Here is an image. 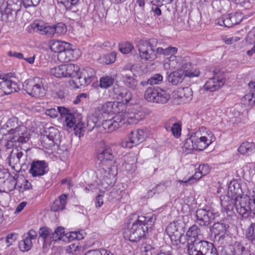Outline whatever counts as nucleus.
<instances>
[{
	"label": "nucleus",
	"instance_id": "42",
	"mask_svg": "<svg viewBox=\"0 0 255 255\" xmlns=\"http://www.w3.org/2000/svg\"><path fill=\"white\" fill-rule=\"evenodd\" d=\"M84 78L87 79L89 84H90L95 79L96 72L94 69L90 67H86L80 71Z\"/></svg>",
	"mask_w": 255,
	"mask_h": 255
},
{
	"label": "nucleus",
	"instance_id": "13",
	"mask_svg": "<svg viewBox=\"0 0 255 255\" xmlns=\"http://www.w3.org/2000/svg\"><path fill=\"white\" fill-rule=\"evenodd\" d=\"M26 154H24L21 149L17 148L12 149L7 157L9 165L13 168L15 166H20L21 167L25 165Z\"/></svg>",
	"mask_w": 255,
	"mask_h": 255
},
{
	"label": "nucleus",
	"instance_id": "39",
	"mask_svg": "<svg viewBox=\"0 0 255 255\" xmlns=\"http://www.w3.org/2000/svg\"><path fill=\"white\" fill-rule=\"evenodd\" d=\"M58 3L63 4L67 10L76 12V6L78 4L80 0H57Z\"/></svg>",
	"mask_w": 255,
	"mask_h": 255
},
{
	"label": "nucleus",
	"instance_id": "33",
	"mask_svg": "<svg viewBox=\"0 0 255 255\" xmlns=\"http://www.w3.org/2000/svg\"><path fill=\"white\" fill-rule=\"evenodd\" d=\"M170 98V95L167 91L158 87L155 103L165 104L169 101Z\"/></svg>",
	"mask_w": 255,
	"mask_h": 255
},
{
	"label": "nucleus",
	"instance_id": "2",
	"mask_svg": "<svg viewBox=\"0 0 255 255\" xmlns=\"http://www.w3.org/2000/svg\"><path fill=\"white\" fill-rule=\"evenodd\" d=\"M202 127L199 130L192 133L190 137L184 142V147L188 150H203L207 147L215 139V137L212 134L203 135Z\"/></svg>",
	"mask_w": 255,
	"mask_h": 255
},
{
	"label": "nucleus",
	"instance_id": "12",
	"mask_svg": "<svg viewBox=\"0 0 255 255\" xmlns=\"http://www.w3.org/2000/svg\"><path fill=\"white\" fill-rule=\"evenodd\" d=\"M185 225L181 221H176L170 223L166 229V232L171 238L175 241L179 240L183 235Z\"/></svg>",
	"mask_w": 255,
	"mask_h": 255
},
{
	"label": "nucleus",
	"instance_id": "24",
	"mask_svg": "<svg viewBox=\"0 0 255 255\" xmlns=\"http://www.w3.org/2000/svg\"><path fill=\"white\" fill-rule=\"evenodd\" d=\"M120 115L124 124L127 123L136 124L143 118V115L140 113L129 111V110L124 113L121 112Z\"/></svg>",
	"mask_w": 255,
	"mask_h": 255
},
{
	"label": "nucleus",
	"instance_id": "20",
	"mask_svg": "<svg viewBox=\"0 0 255 255\" xmlns=\"http://www.w3.org/2000/svg\"><path fill=\"white\" fill-rule=\"evenodd\" d=\"M21 121H19L16 117H12L9 119L6 123L0 128V133L3 136H7L11 133V130L13 129L17 128L21 125L23 124Z\"/></svg>",
	"mask_w": 255,
	"mask_h": 255
},
{
	"label": "nucleus",
	"instance_id": "21",
	"mask_svg": "<svg viewBox=\"0 0 255 255\" xmlns=\"http://www.w3.org/2000/svg\"><path fill=\"white\" fill-rule=\"evenodd\" d=\"M193 92L191 88L186 87L178 88L174 92V99H178L181 103H186L192 100Z\"/></svg>",
	"mask_w": 255,
	"mask_h": 255
},
{
	"label": "nucleus",
	"instance_id": "31",
	"mask_svg": "<svg viewBox=\"0 0 255 255\" xmlns=\"http://www.w3.org/2000/svg\"><path fill=\"white\" fill-rule=\"evenodd\" d=\"M124 124L121 115H117L109 120V132H111L122 127Z\"/></svg>",
	"mask_w": 255,
	"mask_h": 255
},
{
	"label": "nucleus",
	"instance_id": "30",
	"mask_svg": "<svg viewBox=\"0 0 255 255\" xmlns=\"http://www.w3.org/2000/svg\"><path fill=\"white\" fill-rule=\"evenodd\" d=\"M65 77L74 78L80 70L79 66L72 64H64Z\"/></svg>",
	"mask_w": 255,
	"mask_h": 255
},
{
	"label": "nucleus",
	"instance_id": "37",
	"mask_svg": "<svg viewBox=\"0 0 255 255\" xmlns=\"http://www.w3.org/2000/svg\"><path fill=\"white\" fill-rule=\"evenodd\" d=\"M179 65L177 57L174 55H170L169 58L166 59L164 64V67L166 69L172 70L178 68Z\"/></svg>",
	"mask_w": 255,
	"mask_h": 255
},
{
	"label": "nucleus",
	"instance_id": "52",
	"mask_svg": "<svg viewBox=\"0 0 255 255\" xmlns=\"http://www.w3.org/2000/svg\"><path fill=\"white\" fill-rule=\"evenodd\" d=\"M51 233V229L46 227H41L39 230V237L41 238L44 241L48 238L50 239Z\"/></svg>",
	"mask_w": 255,
	"mask_h": 255
},
{
	"label": "nucleus",
	"instance_id": "3",
	"mask_svg": "<svg viewBox=\"0 0 255 255\" xmlns=\"http://www.w3.org/2000/svg\"><path fill=\"white\" fill-rule=\"evenodd\" d=\"M28 30L29 33L33 32L51 37L54 35L60 36L65 34L67 32V26L63 22L50 25L47 23L34 21L29 26Z\"/></svg>",
	"mask_w": 255,
	"mask_h": 255
},
{
	"label": "nucleus",
	"instance_id": "8",
	"mask_svg": "<svg viewBox=\"0 0 255 255\" xmlns=\"http://www.w3.org/2000/svg\"><path fill=\"white\" fill-rule=\"evenodd\" d=\"M215 218L216 214L213 210L206 207L196 210L195 222L201 227H208Z\"/></svg>",
	"mask_w": 255,
	"mask_h": 255
},
{
	"label": "nucleus",
	"instance_id": "43",
	"mask_svg": "<svg viewBox=\"0 0 255 255\" xmlns=\"http://www.w3.org/2000/svg\"><path fill=\"white\" fill-rule=\"evenodd\" d=\"M84 78L87 79L89 84H90L95 79L96 72L94 69L90 67H86L80 71Z\"/></svg>",
	"mask_w": 255,
	"mask_h": 255
},
{
	"label": "nucleus",
	"instance_id": "44",
	"mask_svg": "<svg viewBox=\"0 0 255 255\" xmlns=\"http://www.w3.org/2000/svg\"><path fill=\"white\" fill-rule=\"evenodd\" d=\"M246 237L249 241L255 246V222L251 223L248 227Z\"/></svg>",
	"mask_w": 255,
	"mask_h": 255
},
{
	"label": "nucleus",
	"instance_id": "50",
	"mask_svg": "<svg viewBox=\"0 0 255 255\" xmlns=\"http://www.w3.org/2000/svg\"><path fill=\"white\" fill-rule=\"evenodd\" d=\"M117 56V53L115 51L103 56L101 58L103 63L106 64H110L115 62Z\"/></svg>",
	"mask_w": 255,
	"mask_h": 255
},
{
	"label": "nucleus",
	"instance_id": "53",
	"mask_svg": "<svg viewBox=\"0 0 255 255\" xmlns=\"http://www.w3.org/2000/svg\"><path fill=\"white\" fill-rule=\"evenodd\" d=\"M120 51L124 54H128L133 48V46L130 42H124L119 45Z\"/></svg>",
	"mask_w": 255,
	"mask_h": 255
},
{
	"label": "nucleus",
	"instance_id": "28",
	"mask_svg": "<svg viewBox=\"0 0 255 255\" xmlns=\"http://www.w3.org/2000/svg\"><path fill=\"white\" fill-rule=\"evenodd\" d=\"M229 226L222 222H218L213 224L210 227L211 232L215 236L221 235L223 236L226 233L227 229Z\"/></svg>",
	"mask_w": 255,
	"mask_h": 255
},
{
	"label": "nucleus",
	"instance_id": "32",
	"mask_svg": "<svg viewBox=\"0 0 255 255\" xmlns=\"http://www.w3.org/2000/svg\"><path fill=\"white\" fill-rule=\"evenodd\" d=\"M69 46L68 43L64 41L52 40L50 42V48L51 50L55 53H59L63 51L66 46Z\"/></svg>",
	"mask_w": 255,
	"mask_h": 255
},
{
	"label": "nucleus",
	"instance_id": "18",
	"mask_svg": "<svg viewBox=\"0 0 255 255\" xmlns=\"http://www.w3.org/2000/svg\"><path fill=\"white\" fill-rule=\"evenodd\" d=\"M8 74L2 78L3 81L0 83V97L17 92L19 88L15 82L9 80Z\"/></svg>",
	"mask_w": 255,
	"mask_h": 255
},
{
	"label": "nucleus",
	"instance_id": "5",
	"mask_svg": "<svg viewBox=\"0 0 255 255\" xmlns=\"http://www.w3.org/2000/svg\"><path fill=\"white\" fill-rule=\"evenodd\" d=\"M145 220L144 217H138V219L132 223L131 227L124 232L125 238L131 242H137L144 238L147 233V229L143 223Z\"/></svg>",
	"mask_w": 255,
	"mask_h": 255
},
{
	"label": "nucleus",
	"instance_id": "60",
	"mask_svg": "<svg viewBox=\"0 0 255 255\" xmlns=\"http://www.w3.org/2000/svg\"><path fill=\"white\" fill-rule=\"evenodd\" d=\"M75 134L79 137L84 135L85 129L84 124L82 123H78L74 128Z\"/></svg>",
	"mask_w": 255,
	"mask_h": 255
},
{
	"label": "nucleus",
	"instance_id": "55",
	"mask_svg": "<svg viewBox=\"0 0 255 255\" xmlns=\"http://www.w3.org/2000/svg\"><path fill=\"white\" fill-rule=\"evenodd\" d=\"M203 175L201 174V173L199 170L198 171H196L193 175L189 178L187 180L184 181L179 180L180 183H185L188 184H192L195 182L196 181L200 179Z\"/></svg>",
	"mask_w": 255,
	"mask_h": 255
},
{
	"label": "nucleus",
	"instance_id": "58",
	"mask_svg": "<svg viewBox=\"0 0 255 255\" xmlns=\"http://www.w3.org/2000/svg\"><path fill=\"white\" fill-rule=\"evenodd\" d=\"M5 20L8 22L7 10L3 4V0H0V21Z\"/></svg>",
	"mask_w": 255,
	"mask_h": 255
},
{
	"label": "nucleus",
	"instance_id": "48",
	"mask_svg": "<svg viewBox=\"0 0 255 255\" xmlns=\"http://www.w3.org/2000/svg\"><path fill=\"white\" fill-rule=\"evenodd\" d=\"M41 143L43 147L45 149H49L53 147L55 144L58 145L59 143L55 141L53 139L49 138L45 134L41 137Z\"/></svg>",
	"mask_w": 255,
	"mask_h": 255
},
{
	"label": "nucleus",
	"instance_id": "34",
	"mask_svg": "<svg viewBox=\"0 0 255 255\" xmlns=\"http://www.w3.org/2000/svg\"><path fill=\"white\" fill-rule=\"evenodd\" d=\"M183 79L184 76L183 74L178 71L170 73L167 77L168 81L173 85H177L181 83Z\"/></svg>",
	"mask_w": 255,
	"mask_h": 255
},
{
	"label": "nucleus",
	"instance_id": "15",
	"mask_svg": "<svg viewBox=\"0 0 255 255\" xmlns=\"http://www.w3.org/2000/svg\"><path fill=\"white\" fill-rule=\"evenodd\" d=\"M225 81L223 75L215 73L213 77L209 78L205 83L204 88L206 91L214 92L220 89L224 85Z\"/></svg>",
	"mask_w": 255,
	"mask_h": 255
},
{
	"label": "nucleus",
	"instance_id": "26",
	"mask_svg": "<svg viewBox=\"0 0 255 255\" xmlns=\"http://www.w3.org/2000/svg\"><path fill=\"white\" fill-rule=\"evenodd\" d=\"M67 195L66 194H62L60 196L58 199L54 201L51 206V210L54 212H58L62 211L65 208L67 204Z\"/></svg>",
	"mask_w": 255,
	"mask_h": 255
},
{
	"label": "nucleus",
	"instance_id": "62",
	"mask_svg": "<svg viewBox=\"0 0 255 255\" xmlns=\"http://www.w3.org/2000/svg\"><path fill=\"white\" fill-rule=\"evenodd\" d=\"M69 46H66L65 49V53L66 54V57L68 59V62L74 60L73 52L74 50L72 49V46L71 44L68 43Z\"/></svg>",
	"mask_w": 255,
	"mask_h": 255
},
{
	"label": "nucleus",
	"instance_id": "51",
	"mask_svg": "<svg viewBox=\"0 0 255 255\" xmlns=\"http://www.w3.org/2000/svg\"><path fill=\"white\" fill-rule=\"evenodd\" d=\"M254 95L253 93H249L244 96L241 99L243 103L248 106H253L254 105L255 101H254Z\"/></svg>",
	"mask_w": 255,
	"mask_h": 255
},
{
	"label": "nucleus",
	"instance_id": "36",
	"mask_svg": "<svg viewBox=\"0 0 255 255\" xmlns=\"http://www.w3.org/2000/svg\"><path fill=\"white\" fill-rule=\"evenodd\" d=\"M83 76L80 70L77 73V75L75 79L72 80V83L77 88H80L81 87H85L89 85L87 79Z\"/></svg>",
	"mask_w": 255,
	"mask_h": 255
},
{
	"label": "nucleus",
	"instance_id": "1",
	"mask_svg": "<svg viewBox=\"0 0 255 255\" xmlns=\"http://www.w3.org/2000/svg\"><path fill=\"white\" fill-rule=\"evenodd\" d=\"M122 105L117 102H107L98 107L94 113L88 117L87 120V128L89 131L93 130L95 127H100L101 121L105 118V116L113 114L120 115L123 111L121 110Z\"/></svg>",
	"mask_w": 255,
	"mask_h": 255
},
{
	"label": "nucleus",
	"instance_id": "9",
	"mask_svg": "<svg viewBox=\"0 0 255 255\" xmlns=\"http://www.w3.org/2000/svg\"><path fill=\"white\" fill-rule=\"evenodd\" d=\"M115 146H105L98 152L97 158L104 168V166L110 169L115 163L114 157L116 154Z\"/></svg>",
	"mask_w": 255,
	"mask_h": 255
},
{
	"label": "nucleus",
	"instance_id": "7",
	"mask_svg": "<svg viewBox=\"0 0 255 255\" xmlns=\"http://www.w3.org/2000/svg\"><path fill=\"white\" fill-rule=\"evenodd\" d=\"M158 43L156 38H151L148 40H140L138 44V51L139 56L142 59L152 61L157 58L155 48Z\"/></svg>",
	"mask_w": 255,
	"mask_h": 255
},
{
	"label": "nucleus",
	"instance_id": "61",
	"mask_svg": "<svg viewBox=\"0 0 255 255\" xmlns=\"http://www.w3.org/2000/svg\"><path fill=\"white\" fill-rule=\"evenodd\" d=\"M163 80V77L159 74H155L149 79V85L159 84Z\"/></svg>",
	"mask_w": 255,
	"mask_h": 255
},
{
	"label": "nucleus",
	"instance_id": "10",
	"mask_svg": "<svg viewBox=\"0 0 255 255\" xmlns=\"http://www.w3.org/2000/svg\"><path fill=\"white\" fill-rule=\"evenodd\" d=\"M251 197L237 196L235 199V206L237 212L243 218H247L251 213Z\"/></svg>",
	"mask_w": 255,
	"mask_h": 255
},
{
	"label": "nucleus",
	"instance_id": "11",
	"mask_svg": "<svg viewBox=\"0 0 255 255\" xmlns=\"http://www.w3.org/2000/svg\"><path fill=\"white\" fill-rule=\"evenodd\" d=\"M3 4L7 10L8 22H13L16 20L17 12L23 5L22 0H3Z\"/></svg>",
	"mask_w": 255,
	"mask_h": 255
},
{
	"label": "nucleus",
	"instance_id": "64",
	"mask_svg": "<svg viewBox=\"0 0 255 255\" xmlns=\"http://www.w3.org/2000/svg\"><path fill=\"white\" fill-rule=\"evenodd\" d=\"M65 121L67 126L69 128L73 127L76 123L75 118L72 114L67 115Z\"/></svg>",
	"mask_w": 255,
	"mask_h": 255
},
{
	"label": "nucleus",
	"instance_id": "14",
	"mask_svg": "<svg viewBox=\"0 0 255 255\" xmlns=\"http://www.w3.org/2000/svg\"><path fill=\"white\" fill-rule=\"evenodd\" d=\"M12 136L13 141H16L19 143L27 142L30 138V132L24 124L21 125L18 128L13 129L8 134Z\"/></svg>",
	"mask_w": 255,
	"mask_h": 255
},
{
	"label": "nucleus",
	"instance_id": "19",
	"mask_svg": "<svg viewBox=\"0 0 255 255\" xmlns=\"http://www.w3.org/2000/svg\"><path fill=\"white\" fill-rule=\"evenodd\" d=\"M37 237V233L33 230H30L23 236V239L19 242L18 246L20 251L28 252L32 247V240H35Z\"/></svg>",
	"mask_w": 255,
	"mask_h": 255
},
{
	"label": "nucleus",
	"instance_id": "40",
	"mask_svg": "<svg viewBox=\"0 0 255 255\" xmlns=\"http://www.w3.org/2000/svg\"><path fill=\"white\" fill-rule=\"evenodd\" d=\"M158 87H149L146 90L144 93V98L147 101L155 103Z\"/></svg>",
	"mask_w": 255,
	"mask_h": 255
},
{
	"label": "nucleus",
	"instance_id": "54",
	"mask_svg": "<svg viewBox=\"0 0 255 255\" xmlns=\"http://www.w3.org/2000/svg\"><path fill=\"white\" fill-rule=\"evenodd\" d=\"M17 183V181L16 178L13 176H11L9 177L4 184L7 187L8 191L11 192L16 189L17 186V187H19Z\"/></svg>",
	"mask_w": 255,
	"mask_h": 255
},
{
	"label": "nucleus",
	"instance_id": "6",
	"mask_svg": "<svg viewBox=\"0 0 255 255\" xmlns=\"http://www.w3.org/2000/svg\"><path fill=\"white\" fill-rule=\"evenodd\" d=\"M45 79L38 77L26 80L23 83V89L31 97L38 98L45 95Z\"/></svg>",
	"mask_w": 255,
	"mask_h": 255
},
{
	"label": "nucleus",
	"instance_id": "27",
	"mask_svg": "<svg viewBox=\"0 0 255 255\" xmlns=\"http://www.w3.org/2000/svg\"><path fill=\"white\" fill-rule=\"evenodd\" d=\"M255 145L253 142H243L238 149V152L246 155H249L254 152Z\"/></svg>",
	"mask_w": 255,
	"mask_h": 255
},
{
	"label": "nucleus",
	"instance_id": "23",
	"mask_svg": "<svg viewBox=\"0 0 255 255\" xmlns=\"http://www.w3.org/2000/svg\"><path fill=\"white\" fill-rule=\"evenodd\" d=\"M115 93L119 100L118 103L122 105L121 108L125 107L124 105L128 104L131 99V93L125 87H120L116 89Z\"/></svg>",
	"mask_w": 255,
	"mask_h": 255
},
{
	"label": "nucleus",
	"instance_id": "38",
	"mask_svg": "<svg viewBox=\"0 0 255 255\" xmlns=\"http://www.w3.org/2000/svg\"><path fill=\"white\" fill-rule=\"evenodd\" d=\"M250 252V250L241 243L236 242L235 244L233 255H248Z\"/></svg>",
	"mask_w": 255,
	"mask_h": 255
},
{
	"label": "nucleus",
	"instance_id": "47",
	"mask_svg": "<svg viewBox=\"0 0 255 255\" xmlns=\"http://www.w3.org/2000/svg\"><path fill=\"white\" fill-rule=\"evenodd\" d=\"M236 17L232 13L225 15L223 16L222 22L225 27L230 28L236 25Z\"/></svg>",
	"mask_w": 255,
	"mask_h": 255
},
{
	"label": "nucleus",
	"instance_id": "57",
	"mask_svg": "<svg viewBox=\"0 0 255 255\" xmlns=\"http://www.w3.org/2000/svg\"><path fill=\"white\" fill-rule=\"evenodd\" d=\"M173 135L175 137H178L181 135V127L178 123H174L171 127H169Z\"/></svg>",
	"mask_w": 255,
	"mask_h": 255
},
{
	"label": "nucleus",
	"instance_id": "46",
	"mask_svg": "<svg viewBox=\"0 0 255 255\" xmlns=\"http://www.w3.org/2000/svg\"><path fill=\"white\" fill-rule=\"evenodd\" d=\"M229 191L231 193L232 198L235 199L237 196H241L242 190L240 184L235 182H231L229 186Z\"/></svg>",
	"mask_w": 255,
	"mask_h": 255
},
{
	"label": "nucleus",
	"instance_id": "41",
	"mask_svg": "<svg viewBox=\"0 0 255 255\" xmlns=\"http://www.w3.org/2000/svg\"><path fill=\"white\" fill-rule=\"evenodd\" d=\"M115 81L112 76H104L100 79V86L102 88H108L111 87Z\"/></svg>",
	"mask_w": 255,
	"mask_h": 255
},
{
	"label": "nucleus",
	"instance_id": "22",
	"mask_svg": "<svg viewBox=\"0 0 255 255\" xmlns=\"http://www.w3.org/2000/svg\"><path fill=\"white\" fill-rule=\"evenodd\" d=\"M233 198L230 199V197L227 195L221 196V205L222 211L223 213H226L228 216L232 217L235 214L234 208L235 206V201H233Z\"/></svg>",
	"mask_w": 255,
	"mask_h": 255
},
{
	"label": "nucleus",
	"instance_id": "45",
	"mask_svg": "<svg viewBox=\"0 0 255 255\" xmlns=\"http://www.w3.org/2000/svg\"><path fill=\"white\" fill-rule=\"evenodd\" d=\"M64 236V228L62 227H57L54 232H52L50 242L61 240Z\"/></svg>",
	"mask_w": 255,
	"mask_h": 255
},
{
	"label": "nucleus",
	"instance_id": "35",
	"mask_svg": "<svg viewBox=\"0 0 255 255\" xmlns=\"http://www.w3.org/2000/svg\"><path fill=\"white\" fill-rule=\"evenodd\" d=\"M44 134L59 143L60 137V133L56 128L52 127L46 128L44 129Z\"/></svg>",
	"mask_w": 255,
	"mask_h": 255
},
{
	"label": "nucleus",
	"instance_id": "63",
	"mask_svg": "<svg viewBox=\"0 0 255 255\" xmlns=\"http://www.w3.org/2000/svg\"><path fill=\"white\" fill-rule=\"evenodd\" d=\"M17 238V234L16 233H10L8 234L6 239L5 242L7 244V247H9L10 245L15 242Z\"/></svg>",
	"mask_w": 255,
	"mask_h": 255
},
{
	"label": "nucleus",
	"instance_id": "16",
	"mask_svg": "<svg viewBox=\"0 0 255 255\" xmlns=\"http://www.w3.org/2000/svg\"><path fill=\"white\" fill-rule=\"evenodd\" d=\"M48 170V164L45 160H34L31 163L29 172L33 177H40L47 173Z\"/></svg>",
	"mask_w": 255,
	"mask_h": 255
},
{
	"label": "nucleus",
	"instance_id": "29",
	"mask_svg": "<svg viewBox=\"0 0 255 255\" xmlns=\"http://www.w3.org/2000/svg\"><path fill=\"white\" fill-rule=\"evenodd\" d=\"M201 230L196 225H194L189 228L186 233L187 236V245L189 241H194V240H200L198 236L200 235Z\"/></svg>",
	"mask_w": 255,
	"mask_h": 255
},
{
	"label": "nucleus",
	"instance_id": "59",
	"mask_svg": "<svg viewBox=\"0 0 255 255\" xmlns=\"http://www.w3.org/2000/svg\"><path fill=\"white\" fill-rule=\"evenodd\" d=\"M100 127H95V128L99 129V131L102 132H109V120H104V119L101 121V124L100 126Z\"/></svg>",
	"mask_w": 255,
	"mask_h": 255
},
{
	"label": "nucleus",
	"instance_id": "49",
	"mask_svg": "<svg viewBox=\"0 0 255 255\" xmlns=\"http://www.w3.org/2000/svg\"><path fill=\"white\" fill-rule=\"evenodd\" d=\"M64 64L53 67L51 69L52 75L57 78L65 77Z\"/></svg>",
	"mask_w": 255,
	"mask_h": 255
},
{
	"label": "nucleus",
	"instance_id": "4",
	"mask_svg": "<svg viewBox=\"0 0 255 255\" xmlns=\"http://www.w3.org/2000/svg\"><path fill=\"white\" fill-rule=\"evenodd\" d=\"M187 248L188 255H219L214 244L205 240L189 241Z\"/></svg>",
	"mask_w": 255,
	"mask_h": 255
},
{
	"label": "nucleus",
	"instance_id": "56",
	"mask_svg": "<svg viewBox=\"0 0 255 255\" xmlns=\"http://www.w3.org/2000/svg\"><path fill=\"white\" fill-rule=\"evenodd\" d=\"M145 218V221L143 222L144 224V227L147 229V232L150 229H151L154 224L155 221V217L153 216H143Z\"/></svg>",
	"mask_w": 255,
	"mask_h": 255
},
{
	"label": "nucleus",
	"instance_id": "25",
	"mask_svg": "<svg viewBox=\"0 0 255 255\" xmlns=\"http://www.w3.org/2000/svg\"><path fill=\"white\" fill-rule=\"evenodd\" d=\"M121 80L129 88L132 90H135L138 84L137 81L131 73L128 74L123 72L121 74Z\"/></svg>",
	"mask_w": 255,
	"mask_h": 255
},
{
	"label": "nucleus",
	"instance_id": "17",
	"mask_svg": "<svg viewBox=\"0 0 255 255\" xmlns=\"http://www.w3.org/2000/svg\"><path fill=\"white\" fill-rule=\"evenodd\" d=\"M146 136V133L143 129H138L135 131H131L128 136V140L126 141L125 143V145L123 146L128 148H132L142 142Z\"/></svg>",
	"mask_w": 255,
	"mask_h": 255
}]
</instances>
